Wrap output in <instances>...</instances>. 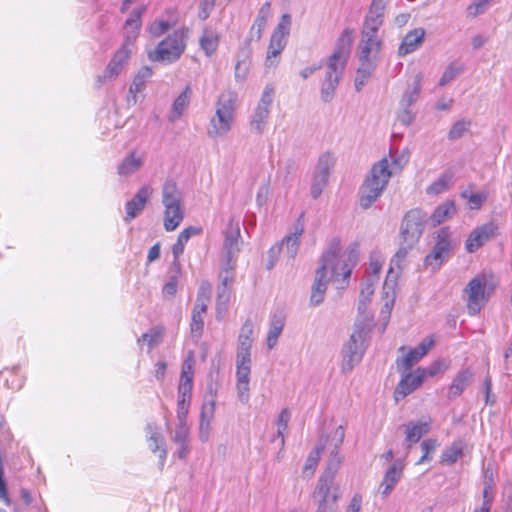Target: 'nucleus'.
<instances>
[{
  "instance_id": "e2e57ef3",
  "label": "nucleus",
  "mask_w": 512,
  "mask_h": 512,
  "mask_svg": "<svg viewBox=\"0 0 512 512\" xmlns=\"http://www.w3.org/2000/svg\"><path fill=\"white\" fill-rule=\"evenodd\" d=\"M447 364L442 360H437L431 363L427 368H423L426 376H435L440 373H444L447 370Z\"/></svg>"
},
{
  "instance_id": "bf43d9fd",
  "label": "nucleus",
  "mask_w": 512,
  "mask_h": 512,
  "mask_svg": "<svg viewBox=\"0 0 512 512\" xmlns=\"http://www.w3.org/2000/svg\"><path fill=\"white\" fill-rule=\"evenodd\" d=\"M490 4V0H479L478 2L471 3L467 7V13L471 17H476L486 11Z\"/></svg>"
},
{
  "instance_id": "69168bd1",
  "label": "nucleus",
  "mask_w": 512,
  "mask_h": 512,
  "mask_svg": "<svg viewBox=\"0 0 512 512\" xmlns=\"http://www.w3.org/2000/svg\"><path fill=\"white\" fill-rule=\"evenodd\" d=\"M178 281L176 277H171L169 281L163 286L162 294L164 297H173L177 293Z\"/></svg>"
},
{
  "instance_id": "3c124183",
  "label": "nucleus",
  "mask_w": 512,
  "mask_h": 512,
  "mask_svg": "<svg viewBox=\"0 0 512 512\" xmlns=\"http://www.w3.org/2000/svg\"><path fill=\"white\" fill-rule=\"evenodd\" d=\"M470 126L471 122L468 120L461 119L455 122L448 133V138L450 140L461 138L469 130Z\"/></svg>"
},
{
  "instance_id": "2f4dec72",
  "label": "nucleus",
  "mask_w": 512,
  "mask_h": 512,
  "mask_svg": "<svg viewBox=\"0 0 512 512\" xmlns=\"http://www.w3.org/2000/svg\"><path fill=\"white\" fill-rule=\"evenodd\" d=\"M422 79L423 75L421 72H418L414 76L411 87H409L402 96L400 101L401 107L410 108L419 99L422 89Z\"/></svg>"
},
{
  "instance_id": "bb28decb",
  "label": "nucleus",
  "mask_w": 512,
  "mask_h": 512,
  "mask_svg": "<svg viewBox=\"0 0 512 512\" xmlns=\"http://www.w3.org/2000/svg\"><path fill=\"white\" fill-rule=\"evenodd\" d=\"M201 233L202 228L200 226H189L183 229L179 233L176 242L172 245V254L174 259H179L180 256L184 253L185 245L192 236H197Z\"/></svg>"
},
{
  "instance_id": "79ce46f5",
  "label": "nucleus",
  "mask_w": 512,
  "mask_h": 512,
  "mask_svg": "<svg viewBox=\"0 0 512 512\" xmlns=\"http://www.w3.org/2000/svg\"><path fill=\"white\" fill-rule=\"evenodd\" d=\"M422 358L423 357L420 356L419 352L415 348L410 349L404 357L396 360L397 370L401 373H405Z\"/></svg>"
},
{
  "instance_id": "c756f323",
  "label": "nucleus",
  "mask_w": 512,
  "mask_h": 512,
  "mask_svg": "<svg viewBox=\"0 0 512 512\" xmlns=\"http://www.w3.org/2000/svg\"><path fill=\"white\" fill-rule=\"evenodd\" d=\"M192 95V89L190 85H186L183 91L178 95L172 104L169 119L176 121L179 119L185 110L188 108Z\"/></svg>"
},
{
  "instance_id": "a18cd8bd",
  "label": "nucleus",
  "mask_w": 512,
  "mask_h": 512,
  "mask_svg": "<svg viewBox=\"0 0 512 512\" xmlns=\"http://www.w3.org/2000/svg\"><path fill=\"white\" fill-rule=\"evenodd\" d=\"M345 437V430L342 425H339L335 428L333 432V449L330 452V458L328 461H332L334 458H337L340 461V464L342 463V458L339 456V449L343 443Z\"/></svg>"
},
{
  "instance_id": "2eb2a0df",
  "label": "nucleus",
  "mask_w": 512,
  "mask_h": 512,
  "mask_svg": "<svg viewBox=\"0 0 512 512\" xmlns=\"http://www.w3.org/2000/svg\"><path fill=\"white\" fill-rule=\"evenodd\" d=\"M426 378L424 369L417 368L414 372H407L403 375L394 391V398L399 401L415 391Z\"/></svg>"
},
{
  "instance_id": "864d4df0",
  "label": "nucleus",
  "mask_w": 512,
  "mask_h": 512,
  "mask_svg": "<svg viewBox=\"0 0 512 512\" xmlns=\"http://www.w3.org/2000/svg\"><path fill=\"white\" fill-rule=\"evenodd\" d=\"M176 24V21H173L172 23H169L164 20H158L153 22L149 27V33L153 37H159L160 35L164 34L166 31H168L171 27H173Z\"/></svg>"
},
{
  "instance_id": "13d9d810",
  "label": "nucleus",
  "mask_w": 512,
  "mask_h": 512,
  "mask_svg": "<svg viewBox=\"0 0 512 512\" xmlns=\"http://www.w3.org/2000/svg\"><path fill=\"white\" fill-rule=\"evenodd\" d=\"M449 178L442 175L438 180L429 185L426 189L427 194H440L448 188Z\"/></svg>"
},
{
  "instance_id": "c03bdc74",
  "label": "nucleus",
  "mask_w": 512,
  "mask_h": 512,
  "mask_svg": "<svg viewBox=\"0 0 512 512\" xmlns=\"http://www.w3.org/2000/svg\"><path fill=\"white\" fill-rule=\"evenodd\" d=\"M374 294V283L370 279L363 284L358 301L359 313H364L367 308V304L370 302L371 296Z\"/></svg>"
},
{
  "instance_id": "1a4fd4ad",
  "label": "nucleus",
  "mask_w": 512,
  "mask_h": 512,
  "mask_svg": "<svg viewBox=\"0 0 512 512\" xmlns=\"http://www.w3.org/2000/svg\"><path fill=\"white\" fill-rule=\"evenodd\" d=\"M493 290L494 286L489 284L485 274H479L472 278L463 290L468 313L472 316L478 314L489 300Z\"/></svg>"
},
{
  "instance_id": "72a5a7b5",
  "label": "nucleus",
  "mask_w": 512,
  "mask_h": 512,
  "mask_svg": "<svg viewBox=\"0 0 512 512\" xmlns=\"http://www.w3.org/2000/svg\"><path fill=\"white\" fill-rule=\"evenodd\" d=\"M430 426L429 423L425 422H416V423H409L406 426V446L409 449L411 447V444L417 443L422 436L427 434L429 432Z\"/></svg>"
},
{
  "instance_id": "9d476101",
  "label": "nucleus",
  "mask_w": 512,
  "mask_h": 512,
  "mask_svg": "<svg viewBox=\"0 0 512 512\" xmlns=\"http://www.w3.org/2000/svg\"><path fill=\"white\" fill-rule=\"evenodd\" d=\"M185 38L186 34L183 30L174 31L163 39L154 50L148 52V58L151 61L166 63L176 61L185 50Z\"/></svg>"
},
{
  "instance_id": "39448f33",
  "label": "nucleus",
  "mask_w": 512,
  "mask_h": 512,
  "mask_svg": "<svg viewBox=\"0 0 512 512\" xmlns=\"http://www.w3.org/2000/svg\"><path fill=\"white\" fill-rule=\"evenodd\" d=\"M253 333V323L247 320L238 337L237 355H236V377L238 398L242 403L249 400V382L251 374V347Z\"/></svg>"
},
{
  "instance_id": "7c9ffc66",
  "label": "nucleus",
  "mask_w": 512,
  "mask_h": 512,
  "mask_svg": "<svg viewBox=\"0 0 512 512\" xmlns=\"http://www.w3.org/2000/svg\"><path fill=\"white\" fill-rule=\"evenodd\" d=\"M271 10V3L265 2L259 9L257 17L254 21V24L251 27L250 35L251 40L255 39L256 41H259L262 37L263 30L266 26L268 17L270 15Z\"/></svg>"
},
{
  "instance_id": "f704fd0d",
  "label": "nucleus",
  "mask_w": 512,
  "mask_h": 512,
  "mask_svg": "<svg viewBox=\"0 0 512 512\" xmlns=\"http://www.w3.org/2000/svg\"><path fill=\"white\" fill-rule=\"evenodd\" d=\"M143 165V160L137 155L135 151H132L125 157L118 166V174L121 176L130 175L139 170Z\"/></svg>"
},
{
  "instance_id": "603ef678",
  "label": "nucleus",
  "mask_w": 512,
  "mask_h": 512,
  "mask_svg": "<svg viewBox=\"0 0 512 512\" xmlns=\"http://www.w3.org/2000/svg\"><path fill=\"white\" fill-rule=\"evenodd\" d=\"M463 70V66H457L455 63H450L442 74L438 85L444 86L453 81L460 73H462Z\"/></svg>"
},
{
  "instance_id": "4c0bfd02",
  "label": "nucleus",
  "mask_w": 512,
  "mask_h": 512,
  "mask_svg": "<svg viewBox=\"0 0 512 512\" xmlns=\"http://www.w3.org/2000/svg\"><path fill=\"white\" fill-rule=\"evenodd\" d=\"M336 164V158L333 153L327 151L322 153L317 161L315 172L330 177Z\"/></svg>"
},
{
  "instance_id": "6e6552de",
  "label": "nucleus",
  "mask_w": 512,
  "mask_h": 512,
  "mask_svg": "<svg viewBox=\"0 0 512 512\" xmlns=\"http://www.w3.org/2000/svg\"><path fill=\"white\" fill-rule=\"evenodd\" d=\"M369 330L363 322L356 323L354 331L342 349L344 372L351 371L358 364L366 350V337Z\"/></svg>"
},
{
  "instance_id": "c85d7f7f",
  "label": "nucleus",
  "mask_w": 512,
  "mask_h": 512,
  "mask_svg": "<svg viewBox=\"0 0 512 512\" xmlns=\"http://www.w3.org/2000/svg\"><path fill=\"white\" fill-rule=\"evenodd\" d=\"M389 0H372L368 13L365 16L364 23L382 26L384 22V13Z\"/></svg>"
},
{
  "instance_id": "f3484780",
  "label": "nucleus",
  "mask_w": 512,
  "mask_h": 512,
  "mask_svg": "<svg viewBox=\"0 0 512 512\" xmlns=\"http://www.w3.org/2000/svg\"><path fill=\"white\" fill-rule=\"evenodd\" d=\"M152 193L153 189L149 185H144L137 191L135 196L125 205V221L130 222L144 210Z\"/></svg>"
},
{
  "instance_id": "774afa93",
  "label": "nucleus",
  "mask_w": 512,
  "mask_h": 512,
  "mask_svg": "<svg viewBox=\"0 0 512 512\" xmlns=\"http://www.w3.org/2000/svg\"><path fill=\"white\" fill-rule=\"evenodd\" d=\"M274 96V88L272 86H266V88L263 91L261 100L258 104V106L263 107L265 106L266 109H269Z\"/></svg>"
},
{
  "instance_id": "052dcab7",
  "label": "nucleus",
  "mask_w": 512,
  "mask_h": 512,
  "mask_svg": "<svg viewBox=\"0 0 512 512\" xmlns=\"http://www.w3.org/2000/svg\"><path fill=\"white\" fill-rule=\"evenodd\" d=\"M491 485L489 483H485L484 490H483V503L482 506L479 509H476L474 512H490L493 497L490 494Z\"/></svg>"
},
{
  "instance_id": "4468645a",
  "label": "nucleus",
  "mask_w": 512,
  "mask_h": 512,
  "mask_svg": "<svg viewBox=\"0 0 512 512\" xmlns=\"http://www.w3.org/2000/svg\"><path fill=\"white\" fill-rule=\"evenodd\" d=\"M380 27L364 23L359 43V58L377 60V55L382 48V40L377 36Z\"/></svg>"
},
{
  "instance_id": "393cba45",
  "label": "nucleus",
  "mask_w": 512,
  "mask_h": 512,
  "mask_svg": "<svg viewBox=\"0 0 512 512\" xmlns=\"http://www.w3.org/2000/svg\"><path fill=\"white\" fill-rule=\"evenodd\" d=\"M457 213L456 204L453 200H446L435 208L428 217L433 226H438L448 219H451Z\"/></svg>"
},
{
  "instance_id": "338daca9",
  "label": "nucleus",
  "mask_w": 512,
  "mask_h": 512,
  "mask_svg": "<svg viewBox=\"0 0 512 512\" xmlns=\"http://www.w3.org/2000/svg\"><path fill=\"white\" fill-rule=\"evenodd\" d=\"M269 196V181L264 182L260 185L257 191L256 200L258 205L262 206L266 204Z\"/></svg>"
},
{
  "instance_id": "9b49d317",
  "label": "nucleus",
  "mask_w": 512,
  "mask_h": 512,
  "mask_svg": "<svg viewBox=\"0 0 512 512\" xmlns=\"http://www.w3.org/2000/svg\"><path fill=\"white\" fill-rule=\"evenodd\" d=\"M427 221L428 215L422 209L409 210L402 219L400 239L404 243H408L409 246L416 245L423 234Z\"/></svg>"
},
{
  "instance_id": "473e14b6",
  "label": "nucleus",
  "mask_w": 512,
  "mask_h": 512,
  "mask_svg": "<svg viewBox=\"0 0 512 512\" xmlns=\"http://www.w3.org/2000/svg\"><path fill=\"white\" fill-rule=\"evenodd\" d=\"M145 11V7H137L130 14L125 22V33L128 40L135 39L141 28V17Z\"/></svg>"
},
{
  "instance_id": "49530a36",
  "label": "nucleus",
  "mask_w": 512,
  "mask_h": 512,
  "mask_svg": "<svg viewBox=\"0 0 512 512\" xmlns=\"http://www.w3.org/2000/svg\"><path fill=\"white\" fill-rule=\"evenodd\" d=\"M328 182L329 177L314 171L310 188L311 195L314 199H317L322 194L324 188L328 185Z\"/></svg>"
},
{
  "instance_id": "37998d69",
  "label": "nucleus",
  "mask_w": 512,
  "mask_h": 512,
  "mask_svg": "<svg viewBox=\"0 0 512 512\" xmlns=\"http://www.w3.org/2000/svg\"><path fill=\"white\" fill-rule=\"evenodd\" d=\"M202 49L207 55L214 53L219 45V36L211 30H205L200 38Z\"/></svg>"
},
{
  "instance_id": "aec40b11",
  "label": "nucleus",
  "mask_w": 512,
  "mask_h": 512,
  "mask_svg": "<svg viewBox=\"0 0 512 512\" xmlns=\"http://www.w3.org/2000/svg\"><path fill=\"white\" fill-rule=\"evenodd\" d=\"M474 374L470 368L460 370L453 378L451 385L448 389L447 397L449 400H454L459 397L465 389L470 385Z\"/></svg>"
},
{
  "instance_id": "b1692460",
  "label": "nucleus",
  "mask_w": 512,
  "mask_h": 512,
  "mask_svg": "<svg viewBox=\"0 0 512 512\" xmlns=\"http://www.w3.org/2000/svg\"><path fill=\"white\" fill-rule=\"evenodd\" d=\"M403 473V465L399 460L395 461L386 471L384 478L380 484L381 494L386 497L394 489Z\"/></svg>"
},
{
  "instance_id": "680f3d73",
  "label": "nucleus",
  "mask_w": 512,
  "mask_h": 512,
  "mask_svg": "<svg viewBox=\"0 0 512 512\" xmlns=\"http://www.w3.org/2000/svg\"><path fill=\"white\" fill-rule=\"evenodd\" d=\"M463 451L461 448L452 446L442 453L441 459L443 462L453 464L462 455Z\"/></svg>"
},
{
  "instance_id": "412c9836",
  "label": "nucleus",
  "mask_w": 512,
  "mask_h": 512,
  "mask_svg": "<svg viewBox=\"0 0 512 512\" xmlns=\"http://www.w3.org/2000/svg\"><path fill=\"white\" fill-rule=\"evenodd\" d=\"M305 221H304V212H302L299 217L296 219L293 225V232L290 235H287L283 242L286 245V252L289 258H294L297 254L299 244H300V236L304 232Z\"/></svg>"
},
{
  "instance_id": "6ab92c4d",
  "label": "nucleus",
  "mask_w": 512,
  "mask_h": 512,
  "mask_svg": "<svg viewBox=\"0 0 512 512\" xmlns=\"http://www.w3.org/2000/svg\"><path fill=\"white\" fill-rule=\"evenodd\" d=\"M129 57V49L125 45L122 46L119 50L116 51L113 58L108 63L104 75L99 77V81H102V79L111 80L116 78L123 69L124 64L128 61Z\"/></svg>"
},
{
  "instance_id": "09e8293b",
  "label": "nucleus",
  "mask_w": 512,
  "mask_h": 512,
  "mask_svg": "<svg viewBox=\"0 0 512 512\" xmlns=\"http://www.w3.org/2000/svg\"><path fill=\"white\" fill-rule=\"evenodd\" d=\"M447 260L442 254L432 249L424 258V266L430 267L433 272L437 271L442 264Z\"/></svg>"
},
{
  "instance_id": "7ed1b4c3",
  "label": "nucleus",
  "mask_w": 512,
  "mask_h": 512,
  "mask_svg": "<svg viewBox=\"0 0 512 512\" xmlns=\"http://www.w3.org/2000/svg\"><path fill=\"white\" fill-rule=\"evenodd\" d=\"M353 42V30L345 29L336 41L335 49L329 56L325 78L321 85V99L330 102L343 75Z\"/></svg>"
},
{
  "instance_id": "8fccbe9b",
  "label": "nucleus",
  "mask_w": 512,
  "mask_h": 512,
  "mask_svg": "<svg viewBox=\"0 0 512 512\" xmlns=\"http://www.w3.org/2000/svg\"><path fill=\"white\" fill-rule=\"evenodd\" d=\"M290 420V412L287 408L282 409L280 412L277 424H278V430H277V437L280 438V447L283 448L285 444L284 439V432L288 427V422Z\"/></svg>"
},
{
  "instance_id": "f257e3e1",
  "label": "nucleus",
  "mask_w": 512,
  "mask_h": 512,
  "mask_svg": "<svg viewBox=\"0 0 512 512\" xmlns=\"http://www.w3.org/2000/svg\"><path fill=\"white\" fill-rule=\"evenodd\" d=\"M408 160L409 155L402 153L400 156L393 158L391 168L386 157L372 166L360 187L359 204L361 208L368 209L379 199L387 187L392 174L402 171Z\"/></svg>"
},
{
  "instance_id": "4d7b16f0",
  "label": "nucleus",
  "mask_w": 512,
  "mask_h": 512,
  "mask_svg": "<svg viewBox=\"0 0 512 512\" xmlns=\"http://www.w3.org/2000/svg\"><path fill=\"white\" fill-rule=\"evenodd\" d=\"M284 244H285V242H283V240H282L281 242L276 243L269 249L268 260L266 263L267 270H271L275 266L280 254H281Z\"/></svg>"
},
{
  "instance_id": "a878e982",
  "label": "nucleus",
  "mask_w": 512,
  "mask_h": 512,
  "mask_svg": "<svg viewBox=\"0 0 512 512\" xmlns=\"http://www.w3.org/2000/svg\"><path fill=\"white\" fill-rule=\"evenodd\" d=\"M434 238L436 242L433 249L448 259L453 249L452 234L449 227L440 228L435 232Z\"/></svg>"
},
{
  "instance_id": "5701e85b",
  "label": "nucleus",
  "mask_w": 512,
  "mask_h": 512,
  "mask_svg": "<svg viewBox=\"0 0 512 512\" xmlns=\"http://www.w3.org/2000/svg\"><path fill=\"white\" fill-rule=\"evenodd\" d=\"M377 66L376 59H363L359 58V67L356 70L354 86L356 91L360 92L365 86L367 81L373 75Z\"/></svg>"
},
{
  "instance_id": "ddd939ff",
  "label": "nucleus",
  "mask_w": 512,
  "mask_h": 512,
  "mask_svg": "<svg viewBox=\"0 0 512 512\" xmlns=\"http://www.w3.org/2000/svg\"><path fill=\"white\" fill-rule=\"evenodd\" d=\"M243 241L240 236V219L231 218L226 230V284L230 277L228 270L234 269L235 259L238 257Z\"/></svg>"
},
{
  "instance_id": "423d86ee",
  "label": "nucleus",
  "mask_w": 512,
  "mask_h": 512,
  "mask_svg": "<svg viewBox=\"0 0 512 512\" xmlns=\"http://www.w3.org/2000/svg\"><path fill=\"white\" fill-rule=\"evenodd\" d=\"M195 358L193 351H189L182 364V371L178 385L177 418L179 423L185 422L187 417L193 389Z\"/></svg>"
},
{
  "instance_id": "5fc2aeb1",
  "label": "nucleus",
  "mask_w": 512,
  "mask_h": 512,
  "mask_svg": "<svg viewBox=\"0 0 512 512\" xmlns=\"http://www.w3.org/2000/svg\"><path fill=\"white\" fill-rule=\"evenodd\" d=\"M438 446V442L436 439H425L424 441H422L421 443V449L423 451V455L421 456L420 460L418 461V463H423V462H426V461H430L431 460V456L430 454L433 453L436 449V447Z\"/></svg>"
},
{
  "instance_id": "0eeeda50",
  "label": "nucleus",
  "mask_w": 512,
  "mask_h": 512,
  "mask_svg": "<svg viewBox=\"0 0 512 512\" xmlns=\"http://www.w3.org/2000/svg\"><path fill=\"white\" fill-rule=\"evenodd\" d=\"M164 210V228L174 231L183 221L184 212L181 208L180 193L174 181L165 182L162 190Z\"/></svg>"
},
{
  "instance_id": "20e7f679",
  "label": "nucleus",
  "mask_w": 512,
  "mask_h": 512,
  "mask_svg": "<svg viewBox=\"0 0 512 512\" xmlns=\"http://www.w3.org/2000/svg\"><path fill=\"white\" fill-rule=\"evenodd\" d=\"M340 468V461L334 458L328 461L325 470L318 478L317 484L311 494L316 505L315 512H338L337 502L341 497L339 486L335 484V477Z\"/></svg>"
},
{
  "instance_id": "6e6d98bb",
  "label": "nucleus",
  "mask_w": 512,
  "mask_h": 512,
  "mask_svg": "<svg viewBox=\"0 0 512 512\" xmlns=\"http://www.w3.org/2000/svg\"><path fill=\"white\" fill-rule=\"evenodd\" d=\"M251 39H246L243 45L240 47L239 52L237 54L236 62L243 64H250L252 60V49L250 45Z\"/></svg>"
},
{
  "instance_id": "4be33fe9",
  "label": "nucleus",
  "mask_w": 512,
  "mask_h": 512,
  "mask_svg": "<svg viewBox=\"0 0 512 512\" xmlns=\"http://www.w3.org/2000/svg\"><path fill=\"white\" fill-rule=\"evenodd\" d=\"M189 435V427L186 422L179 423L173 437V443L176 446L174 455L181 460H185L189 454Z\"/></svg>"
},
{
  "instance_id": "ea45409f",
  "label": "nucleus",
  "mask_w": 512,
  "mask_h": 512,
  "mask_svg": "<svg viewBox=\"0 0 512 512\" xmlns=\"http://www.w3.org/2000/svg\"><path fill=\"white\" fill-rule=\"evenodd\" d=\"M324 450V445L319 443L308 455L305 466L303 468V475L311 477L314 475L315 469L319 463L321 452Z\"/></svg>"
},
{
  "instance_id": "a211bd4d",
  "label": "nucleus",
  "mask_w": 512,
  "mask_h": 512,
  "mask_svg": "<svg viewBox=\"0 0 512 512\" xmlns=\"http://www.w3.org/2000/svg\"><path fill=\"white\" fill-rule=\"evenodd\" d=\"M425 30L423 28H415L409 31L402 39L398 48V56L404 57L416 51L424 41Z\"/></svg>"
},
{
  "instance_id": "f8f14e48",
  "label": "nucleus",
  "mask_w": 512,
  "mask_h": 512,
  "mask_svg": "<svg viewBox=\"0 0 512 512\" xmlns=\"http://www.w3.org/2000/svg\"><path fill=\"white\" fill-rule=\"evenodd\" d=\"M291 25V15L288 13L283 14L270 37L266 56L267 66L276 65L279 62L278 58L288 43Z\"/></svg>"
},
{
  "instance_id": "a19ab883",
  "label": "nucleus",
  "mask_w": 512,
  "mask_h": 512,
  "mask_svg": "<svg viewBox=\"0 0 512 512\" xmlns=\"http://www.w3.org/2000/svg\"><path fill=\"white\" fill-rule=\"evenodd\" d=\"M212 293V286L209 282L203 281L198 289L196 302L194 308L207 312V307L210 302Z\"/></svg>"
},
{
  "instance_id": "58836bf2",
  "label": "nucleus",
  "mask_w": 512,
  "mask_h": 512,
  "mask_svg": "<svg viewBox=\"0 0 512 512\" xmlns=\"http://www.w3.org/2000/svg\"><path fill=\"white\" fill-rule=\"evenodd\" d=\"M269 113V109H266L265 106L256 107L254 115L250 121V127L253 132L256 134H261L263 132Z\"/></svg>"
},
{
  "instance_id": "dca6fc26",
  "label": "nucleus",
  "mask_w": 512,
  "mask_h": 512,
  "mask_svg": "<svg viewBox=\"0 0 512 512\" xmlns=\"http://www.w3.org/2000/svg\"><path fill=\"white\" fill-rule=\"evenodd\" d=\"M498 226L494 222H488L475 228L468 236L465 248L469 253H473L482 247L487 241L497 233Z\"/></svg>"
},
{
  "instance_id": "de8ad7c7",
  "label": "nucleus",
  "mask_w": 512,
  "mask_h": 512,
  "mask_svg": "<svg viewBox=\"0 0 512 512\" xmlns=\"http://www.w3.org/2000/svg\"><path fill=\"white\" fill-rule=\"evenodd\" d=\"M205 315L206 311H201L198 308H193L190 328L191 332L196 336L200 335L203 331Z\"/></svg>"
},
{
  "instance_id": "e433bc0d",
  "label": "nucleus",
  "mask_w": 512,
  "mask_h": 512,
  "mask_svg": "<svg viewBox=\"0 0 512 512\" xmlns=\"http://www.w3.org/2000/svg\"><path fill=\"white\" fill-rule=\"evenodd\" d=\"M148 447L153 453L157 454L160 467L163 468L167 451L164 447L162 436L157 432H153L148 438Z\"/></svg>"
},
{
  "instance_id": "f03ea898",
  "label": "nucleus",
  "mask_w": 512,
  "mask_h": 512,
  "mask_svg": "<svg viewBox=\"0 0 512 512\" xmlns=\"http://www.w3.org/2000/svg\"><path fill=\"white\" fill-rule=\"evenodd\" d=\"M341 250V243L339 238H333L326 251L321 256V265L316 270L315 281L311 289L310 303L313 306H318L324 301V296L329 283L327 277V268H331L332 275L334 277L341 276L343 281H347L352 272V267L355 263H340L338 261V255Z\"/></svg>"
},
{
  "instance_id": "cd10ccee",
  "label": "nucleus",
  "mask_w": 512,
  "mask_h": 512,
  "mask_svg": "<svg viewBox=\"0 0 512 512\" xmlns=\"http://www.w3.org/2000/svg\"><path fill=\"white\" fill-rule=\"evenodd\" d=\"M165 335V327L162 324L156 325L143 333L138 339L139 345L146 346L151 351L155 346L160 344Z\"/></svg>"
},
{
  "instance_id": "c9c22d12",
  "label": "nucleus",
  "mask_w": 512,
  "mask_h": 512,
  "mask_svg": "<svg viewBox=\"0 0 512 512\" xmlns=\"http://www.w3.org/2000/svg\"><path fill=\"white\" fill-rule=\"evenodd\" d=\"M224 129V107L220 102L217 104L215 115L210 119L207 127V133L211 137L221 135Z\"/></svg>"
},
{
  "instance_id": "0e129e2a",
  "label": "nucleus",
  "mask_w": 512,
  "mask_h": 512,
  "mask_svg": "<svg viewBox=\"0 0 512 512\" xmlns=\"http://www.w3.org/2000/svg\"><path fill=\"white\" fill-rule=\"evenodd\" d=\"M487 193L481 192L476 194H471L469 196V206L471 209L478 210L482 207L483 203L487 200Z\"/></svg>"
}]
</instances>
